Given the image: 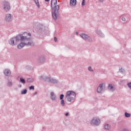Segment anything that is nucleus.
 I'll return each instance as SVG.
<instances>
[{"mask_svg": "<svg viewBox=\"0 0 131 131\" xmlns=\"http://www.w3.org/2000/svg\"><path fill=\"white\" fill-rule=\"evenodd\" d=\"M22 38L23 40H21V39L19 40L20 43L17 45V49L20 50V49L24 48L25 46H27L28 47L34 46V43L32 41V38L31 37V33L24 32Z\"/></svg>", "mask_w": 131, "mask_h": 131, "instance_id": "f257e3e1", "label": "nucleus"}, {"mask_svg": "<svg viewBox=\"0 0 131 131\" xmlns=\"http://www.w3.org/2000/svg\"><path fill=\"white\" fill-rule=\"evenodd\" d=\"M57 4H58L57 0H51L52 15L54 20H57L59 15V9H60V7L59 5H57Z\"/></svg>", "mask_w": 131, "mask_h": 131, "instance_id": "f03ea898", "label": "nucleus"}, {"mask_svg": "<svg viewBox=\"0 0 131 131\" xmlns=\"http://www.w3.org/2000/svg\"><path fill=\"white\" fill-rule=\"evenodd\" d=\"M23 36V34H18L15 37H13L10 39L9 41V45L11 46H16L18 45L20 42V39L23 40V38L22 36Z\"/></svg>", "mask_w": 131, "mask_h": 131, "instance_id": "7ed1b4c3", "label": "nucleus"}, {"mask_svg": "<svg viewBox=\"0 0 131 131\" xmlns=\"http://www.w3.org/2000/svg\"><path fill=\"white\" fill-rule=\"evenodd\" d=\"M76 97V93L73 91H69L67 92L66 99L68 102H74V98Z\"/></svg>", "mask_w": 131, "mask_h": 131, "instance_id": "20e7f679", "label": "nucleus"}, {"mask_svg": "<svg viewBox=\"0 0 131 131\" xmlns=\"http://www.w3.org/2000/svg\"><path fill=\"white\" fill-rule=\"evenodd\" d=\"M80 37L84 39V40H86V41H89V42H92L93 41V37H91L90 35L84 34L81 33L80 34Z\"/></svg>", "mask_w": 131, "mask_h": 131, "instance_id": "39448f33", "label": "nucleus"}, {"mask_svg": "<svg viewBox=\"0 0 131 131\" xmlns=\"http://www.w3.org/2000/svg\"><path fill=\"white\" fill-rule=\"evenodd\" d=\"M106 89V84L105 83H100L97 88V92L98 94H102Z\"/></svg>", "mask_w": 131, "mask_h": 131, "instance_id": "423d86ee", "label": "nucleus"}, {"mask_svg": "<svg viewBox=\"0 0 131 131\" xmlns=\"http://www.w3.org/2000/svg\"><path fill=\"white\" fill-rule=\"evenodd\" d=\"M90 123L91 124L98 126V125H99L100 123H101V120L98 118L94 117L92 119Z\"/></svg>", "mask_w": 131, "mask_h": 131, "instance_id": "0eeeda50", "label": "nucleus"}, {"mask_svg": "<svg viewBox=\"0 0 131 131\" xmlns=\"http://www.w3.org/2000/svg\"><path fill=\"white\" fill-rule=\"evenodd\" d=\"M46 62V57L43 55L39 56L37 59V63L40 65H42Z\"/></svg>", "mask_w": 131, "mask_h": 131, "instance_id": "6e6552de", "label": "nucleus"}, {"mask_svg": "<svg viewBox=\"0 0 131 131\" xmlns=\"http://www.w3.org/2000/svg\"><path fill=\"white\" fill-rule=\"evenodd\" d=\"M3 6H4V10L6 11V12H8V11H9L10 9H11L10 7V3L8 2L5 1L3 3Z\"/></svg>", "mask_w": 131, "mask_h": 131, "instance_id": "1a4fd4ad", "label": "nucleus"}, {"mask_svg": "<svg viewBox=\"0 0 131 131\" xmlns=\"http://www.w3.org/2000/svg\"><path fill=\"white\" fill-rule=\"evenodd\" d=\"M51 77L47 76L46 75H41L40 76V80H43L44 81H47V82H50L51 81Z\"/></svg>", "mask_w": 131, "mask_h": 131, "instance_id": "9d476101", "label": "nucleus"}, {"mask_svg": "<svg viewBox=\"0 0 131 131\" xmlns=\"http://www.w3.org/2000/svg\"><path fill=\"white\" fill-rule=\"evenodd\" d=\"M13 20V16L10 13H7L5 15V20L6 22H11Z\"/></svg>", "mask_w": 131, "mask_h": 131, "instance_id": "9b49d317", "label": "nucleus"}, {"mask_svg": "<svg viewBox=\"0 0 131 131\" xmlns=\"http://www.w3.org/2000/svg\"><path fill=\"white\" fill-rule=\"evenodd\" d=\"M107 89L108 91H110V92H114L115 91V86L114 84L110 83L108 84Z\"/></svg>", "mask_w": 131, "mask_h": 131, "instance_id": "f8f14e48", "label": "nucleus"}, {"mask_svg": "<svg viewBox=\"0 0 131 131\" xmlns=\"http://www.w3.org/2000/svg\"><path fill=\"white\" fill-rule=\"evenodd\" d=\"M50 98L51 99L52 101H56V100H57V95L55 94L54 92L50 93Z\"/></svg>", "mask_w": 131, "mask_h": 131, "instance_id": "ddd939ff", "label": "nucleus"}, {"mask_svg": "<svg viewBox=\"0 0 131 131\" xmlns=\"http://www.w3.org/2000/svg\"><path fill=\"white\" fill-rule=\"evenodd\" d=\"M3 72L5 76H10L11 75V72L9 69H5L4 70Z\"/></svg>", "mask_w": 131, "mask_h": 131, "instance_id": "4468645a", "label": "nucleus"}, {"mask_svg": "<svg viewBox=\"0 0 131 131\" xmlns=\"http://www.w3.org/2000/svg\"><path fill=\"white\" fill-rule=\"evenodd\" d=\"M6 85L8 88H12L13 86V82H12L11 80H8Z\"/></svg>", "mask_w": 131, "mask_h": 131, "instance_id": "2eb2a0df", "label": "nucleus"}, {"mask_svg": "<svg viewBox=\"0 0 131 131\" xmlns=\"http://www.w3.org/2000/svg\"><path fill=\"white\" fill-rule=\"evenodd\" d=\"M70 5L71 7H75L76 6V0H70Z\"/></svg>", "mask_w": 131, "mask_h": 131, "instance_id": "dca6fc26", "label": "nucleus"}, {"mask_svg": "<svg viewBox=\"0 0 131 131\" xmlns=\"http://www.w3.org/2000/svg\"><path fill=\"white\" fill-rule=\"evenodd\" d=\"M96 33L100 36V37H105V35L100 30L97 31Z\"/></svg>", "mask_w": 131, "mask_h": 131, "instance_id": "f3484780", "label": "nucleus"}, {"mask_svg": "<svg viewBox=\"0 0 131 131\" xmlns=\"http://www.w3.org/2000/svg\"><path fill=\"white\" fill-rule=\"evenodd\" d=\"M50 82H51V83H58V82H59V81H58V80L51 78L50 79Z\"/></svg>", "mask_w": 131, "mask_h": 131, "instance_id": "a211bd4d", "label": "nucleus"}, {"mask_svg": "<svg viewBox=\"0 0 131 131\" xmlns=\"http://www.w3.org/2000/svg\"><path fill=\"white\" fill-rule=\"evenodd\" d=\"M119 72L121 74H124L125 73V70L122 68H119Z\"/></svg>", "mask_w": 131, "mask_h": 131, "instance_id": "6ab92c4d", "label": "nucleus"}, {"mask_svg": "<svg viewBox=\"0 0 131 131\" xmlns=\"http://www.w3.org/2000/svg\"><path fill=\"white\" fill-rule=\"evenodd\" d=\"M25 69L27 70H32L33 69V68L29 65H27L25 67Z\"/></svg>", "mask_w": 131, "mask_h": 131, "instance_id": "aec40b11", "label": "nucleus"}, {"mask_svg": "<svg viewBox=\"0 0 131 131\" xmlns=\"http://www.w3.org/2000/svg\"><path fill=\"white\" fill-rule=\"evenodd\" d=\"M19 81L21 83H23L24 84L26 83L25 79H24L23 77H20L19 78Z\"/></svg>", "mask_w": 131, "mask_h": 131, "instance_id": "412c9836", "label": "nucleus"}, {"mask_svg": "<svg viewBox=\"0 0 131 131\" xmlns=\"http://www.w3.org/2000/svg\"><path fill=\"white\" fill-rule=\"evenodd\" d=\"M35 2L37 8H40V6L39 5V2H38V0H33Z\"/></svg>", "mask_w": 131, "mask_h": 131, "instance_id": "4be33fe9", "label": "nucleus"}, {"mask_svg": "<svg viewBox=\"0 0 131 131\" xmlns=\"http://www.w3.org/2000/svg\"><path fill=\"white\" fill-rule=\"evenodd\" d=\"M27 94V89H24L21 91V95H26Z\"/></svg>", "mask_w": 131, "mask_h": 131, "instance_id": "5701e85b", "label": "nucleus"}, {"mask_svg": "<svg viewBox=\"0 0 131 131\" xmlns=\"http://www.w3.org/2000/svg\"><path fill=\"white\" fill-rule=\"evenodd\" d=\"M111 127L110 126V125H109L108 124L104 125V128L105 129H107V130H109V129H110Z\"/></svg>", "mask_w": 131, "mask_h": 131, "instance_id": "b1692460", "label": "nucleus"}, {"mask_svg": "<svg viewBox=\"0 0 131 131\" xmlns=\"http://www.w3.org/2000/svg\"><path fill=\"white\" fill-rule=\"evenodd\" d=\"M27 82H33V81H34V79H32V78H28L27 79Z\"/></svg>", "mask_w": 131, "mask_h": 131, "instance_id": "393cba45", "label": "nucleus"}, {"mask_svg": "<svg viewBox=\"0 0 131 131\" xmlns=\"http://www.w3.org/2000/svg\"><path fill=\"white\" fill-rule=\"evenodd\" d=\"M60 104H61V106H62L63 107H64V106H65V101H64L63 99H61Z\"/></svg>", "mask_w": 131, "mask_h": 131, "instance_id": "a878e982", "label": "nucleus"}, {"mask_svg": "<svg viewBox=\"0 0 131 131\" xmlns=\"http://www.w3.org/2000/svg\"><path fill=\"white\" fill-rule=\"evenodd\" d=\"M125 117H127V118L130 117V114L125 112Z\"/></svg>", "mask_w": 131, "mask_h": 131, "instance_id": "bb28decb", "label": "nucleus"}, {"mask_svg": "<svg viewBox=\"0 0 131 131\" xmlns=\"http://www.w3.org/2000/svg\"><path fill=\"white\" fill-rule=\"evenodd\" d=\"M64 98L63 94H61L59 96L60 100H63V98Z\"/></svg>", "mask_w": 131, "mask_h": 131, "instance_id": "cd10ccee", "label": "nucleus"}, {"mask_svg": "<svg viewBox=\"0 0 131 131\" xmlns=\"http://www.w3.org/2000/svg\"><path fill=\"white\" fill-rule=\"evenodd\" d=\"M127 86L131 90V82L127 83Z\"/></svg>", "mask_w": 131, "mask_h": 131, "instance_id": "c85d7f7f", "label": "nucleus"}, {"mask_svg": "<svg viewBox=\"0 0 131 131\" xmlns=\"http://www.w3.org/2000/svg\"><path fill=\"white\" fill-rule=\"evenodd\" d=\"M88 70L89 71H91V72H93V71H94V70H93V69H92V67H89Z\"/></svg>", "mask_w": 131, "mask_h": 131, "instance_id": "c756f323", "label": "nucleus"}, {"mask_svg": "<svg viewBox=\"0 0 131 131\" xmlns=\"http://www.w3.org/2000/svg\"><path fill=\"white\" fill-rule=\"evenodd\" d=\"M29 90H34V86L31 85L29 87Z\"/></svg>", "mask_w": 131, "mask_h": 131, "instance_id": "7c9ffc66", "label": "nucleus"}, {"mask_svg": "<svg viewBox=\"0 0 131 131\" xmlns=\"http://www.w3.org/2000/svg\"><path fill=\"white\" fill-rule=\"evenodd\" d=\"M85 2V0H82V6H85V4L84 3Z\"/></svg>", "mask_w": 131, "mask_h": 131, "instance_id": "2f4dec72", "label": "nucleus"}, {"mask_svg": "<svg viewBox=\"0 0 131 131\" xmlns=\"http://www.w3.org/2000/svg\"><path fill=\"white\" fill-rule=\"evenodd\" d=\"M121 20L122 21H123V22H125V17H122Z\"/></svg>", "mask_w": 131, "mask_h": 131, "instance_id": "473e14b6", "label": "nucleus"}, {"mask_svg": "<svg viewBox=\"0 0 131 131\" xmlns=\"http://www.w3.org/2000/svg\"><path fill=\"white\" fill-rule=\"evenodd\" d=\"M57 37H54V41H55V42H57Z\"/></svg>", "mask_w": 131, "mask_h": 131, "instance_id": "72a5a7b5", "label": "nucleus"}, {"mask_svg": "<svg viewBox=\"0 0 131 131\" xmlns=\"http://www.w3.org/2000/svg\"><path fill=\"white\" fill-rule=\"evenodd\" d=\"M65 115H66V116H68V115H69V113H66L65 114Z\"/></svg>", "mask_w": 131, "mask_h": 131, "instance_id": "f704fd0d", "label": "nucleus"}, {"mask_svg": "<svg viewBox=\"0 0 131 131\" xmlns=\"http://www.w3.org/2000/svg\"><path fill=\"white\" fill-rule=\"evenodd\" d=\"M122 131H129L128 129H123Z\"/></svg>", "mask_w": 131, "mask_h": 131, "instance_id": "c9c22d12", "label": "nucleus"}, {"mask_svg": "<svg viewBox=\"0 0 131 131\" xmlns=\"http://www.w3.org/2000/svg\"><path fill=\"white\" fill-rule=\"evenodd\" d=\"M104 2V0H99V3H103Z\"/></svg>", "mask_w": 131, "mask_h": 131, "instance_id": "e433bc0d", "label": "nucleus"}, {"mask_svg": "<svg viewBox=\"0 0 131 131\" xmlns=\"http://www.w3.org/2000/svg\"><path fill=\"white\" fill-rule=\"evenodd\" d=\"M18 88H22V85H21L20 84L18 85Z\"/></svg>", "mask_w": 131, "mask_h": 131, "instance_id": "4c0bfd02", "label": "nucleus"}, {"mask_svg": "<svg viewBox=\"0 0 131 131\" xmlns=\"http://www.w3.org/2000/svg\"><path fill=\"white\" fill-rule=\"evenodd\" d=\"M34 95H37V92H35L34 94Z\"/></svg>", "mask_w": 131, "mask_h": 131, "instance_id": "58836bf2", "label": "nucleus"}, {"mask_svg": "<svg viewBox=\"0 0 131 131\" xmlns=\"http://www.w3.org/2000/svg\"><path fill=\"white\" fill-rule=\"evenodd\" d=\"M45 2H50V0H45Z\"/></svg>", "mask_w": 131, "mask_h": 131, "instance_id": "ea45409f", "label": "nucleus"}, {"mask_svg": "<svg viewBox=\"0 0 131 131\" xmlns=\"http://www.w3.org/2000/svg\"><path fill=\"white\" fill-rule=\"evenodd\" d=\"M124 81V80H122V81H121V82H123Z\"/></svg>", "mask_w": 131, "mask_h": 131, "instance_id": "a19ab883", "label": "nucleus"}, {"mask_svg": "<svg viewBox=\"0 0 131 131\" xmlns=\"http://www.w3.org/2000/svg\"><path fill=\"white\" fill-rule=\"evenodd\" d=\"M76 34H78V33L77 32V33H76Z\"/></svg>", "mask_w": 131, "mask_h": 131, "instance_id": "79ce46f5", "label": "nucleus"}]
</instances>
